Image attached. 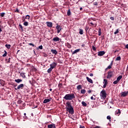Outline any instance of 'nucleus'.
Instances as JSON below:
<instances>
[{"label":"nucleus","instance_id":"1","mask_svg":"<svg viewBox=\"0 0 128 128\" xmlns=\"http://www.w3.org/2000/svg\"><path fill=\"white\" fill-rule=\"evenodd\" d=\"M66 110L67 112H68L69 114H74V108L72 106V104L70 102H67L66 103Z\"/></svg>","mask_w":128,"mask_h":128},{"label":"nucleus","instance_id":"2","mask_svg":"<svg viewBox=\"0 0 128 128\" xmlns=\"http://www.w3.org/2000/svg\"><path fill=\"white\" fill-rule=\"evenodd\" d=\"M88 24L90 26H92V28H96L98 26V22L92 18L88 19Z\"/></svg>","mask_w":128,"mask_h":128},{"label":"nucleus","instance_id":"3","mask_svg":"<svg viewBox=\"0 0 128 128\" xmlns=\"http://www.w3.org/2000/svg\"><path fill=\"white\" fill-rule=\"evenodd\" d=\"M64 100H74V98H76V96H74V94H66L64 97Z\"/></svg>","mask_w":128,"mask_h":128},{"label":"nucleus","instance_id":"4","mask_svg":"<svg viewBox=\"0 0 128 128\" xmlns=\"http://www.w3.org/2000/svg\"><path fill=\"white\" fill-rule=\"evenodd\" d=\"M100 96L102 100H106V90H102L100 92Z\"/></svg>","mask_w":128,"mask_h":128},{"label":"nucleus","instance_id":"5","mask_svg":"<svg viewBox=\"0 0 128 128\" xmlns=\"http://www.w3.org/2000/svg\"><path fill=\"white\" fill-rule=\"evenodd\" d=\"M57 26H56V30H57V34H60L62 30V28L61 26L58 25V24H56Z\"/></svg>","mask_w":128,"mask_h":128},{"label":"nucleus","instance_id":"6","mask_svg":"<svg viewBox=\"0 0 128 128\" xmlns=\"http://www.w3.org/2000/svg\"><path fill=\"white\" fill-rule=\"evenodd\" d=\"M58 66V62H53L52 64H50V68H52V69L56 68Z\"/></svg>","mask_w":128,"mask_h":128},{"label":"nucleus","instance_id":"7","mask_svg":"<svg viewBox=\"0 0 128 128\" xmlns=\"http://www.w3.org/2000/svg\"><path fill=\"white\" fill-rule=\"evenodd\" d=\"M24 84H20V85H18L17 87V88H14V90H22L24 88Z\"/></svg>","mask_w":128,"mask_h":128},{"label":"nucleus","instance_id":"8","mask_svg":"<svg viewBox=\"0 0 128 128\" xmlns=\"http://www.w3.org/2000/svg\"><path fill=\"white\" fill-rule=\"evenodd\" d=\"M104 86H103V88H106V86H108V80L106 79H104Z\"/></svg>","mask_w":128,"mask_h":128},{"label":"nucleus","instance_id":"9","mask_svg":"<svg viewBox=\"0 0 128 128\" xmlns=\"http://www.w3.org/2000/svg\"><path fill=\"white\" fill-rule=\"evenodd\" d=\"M112 76V72L109 71L108 72V74L107 76V78H111Z\"/></svg>","mask_w":128,"mask_h":128},{"label":"nucleus","instance_id":"10","mask_svg":"<svg viewBox=\"0 0 128 128\" xmlns=\"http://www.w3.org/2000/svg\"><path fill=\"white\" fill-rule=\"evenodd\" d=\"M128 94V91L127 92H123L121 93V96L122 97H124V96H126Z\"/></svg>","mask_w":128,"mask_h":128},{"label":"nucleus","instance_id":"11","mask_svg":"<svg viewBox=\"0 0 128 128\" xmlns=\"http://www.w3.org/2000/svg\"><path fill=\"white\" fill-rule=\"evenodd\" d=\"M106 54V52L104 51H100L98 52V56H102L104 54Z\"/></svg>","mask_w":128,"mask_h":128},{"label":"nucleus","instance_id":"12","mask_svg":"<svg viewBox=\"0 0 128 128\" xmlns=\"http://www.w3.org/2000/svg\"><path fill=\"white\" fill-rule=\"evenodd\" d=\"M46 24L47 26H48V28H52V22H46Z\"/></svg>","mask_w":128,"mask_h":128},{"label":"nucleus","instance_id":"13","mask_svg":"<svg viewBox=\"0 0 128 128\" xmlns=\"http://www.w3.org/2000/svg\"><path fill=\"white\" fill-rule=\"evenodd\" d=\"M53 42H60L62 39L59 38L58 37H55L52 39Z\"/></svg>","mask_w":128,"mask_h":128},{"label":"nucleus","instance_id":"14","mask_svg":"<svg viewBox=\"0 0 128 128\" xmlns=\"http://www.w3.org/2000/svg\"><path fill=\"white\" fill-rule=\"evenodd\" d=\"M122 112H120V109H118L116 112V116H120Z\"/></svg>","mask_w":128,"mask_h":128},{"label":"nucleus","instance_id":"15","mask_svg":"<svg viewBox=\"0 0 128 128\" xmlns=\"http://www.w3.org/2000/svg\"><path fill=\"white\" fill-rule=\"evenodd\" d=\"M86 78L88 82H90V84H94L92 80L90 79V78L88 77H86Z\"/></svg>","mask_w":128,"mask_h":128},{"label":"nucleus","instance_id":"16","mask_svg":"<svg viewBox=\"0 0 128 128\" xmlns=\"http://www.w3.org/2000/svg\"><path fill=\"white\" fill-rule=\"evenodd\" d=\"M58 88L59 90H62V88H64V85L60 83L58 84Z\"/></svg>","mask_w":128,"mask_h":128},{"label":"nucleus","instance_id":"17","mask_svg":"<svg viewBox=\"0 0 128 128\" xmlns=\"http://www.w3.org/2000/svg\"><path fill=\"white\" fill-rule=\"evenodd\" d=\"M112 66V62H111L110 65L108 66L107 68H106V70H110Z\"/></svg>","mask_w":128,"mask_h":128},{"label":"nucleus","instance_id":"18","mask_svg":"<svg viewBox=\"0 0 128 128\" xmlns=\"http://www.w3.org/2000/svg\"><path fill=\"white\" fill-rule=\"evenodd\" d=\"M51 52L54 54H58V51L56 50H51Z\"/></svg>","mask_w":128,"mask_h":128},{"label":"nucleus","instance_id":"19","mask_svg":"<svg viewBox=\"0 0 128 128\" xmlns=\"http://www.w3.org/2000/svg\"><path fill=\"white\" fill-rule=\"evenodd\" d=\"M50 102V99H45L44 100L43 102L44 104H46L48 102Z\"/></svg>","mask_w":128,"mask_h":128},{"label":"nucleus","instance_id":"20","mask_svg":"<svg viewBox=\"0 0 128 128\" xmlns=\"http://www.w3.org/2000/svg\"><path fill=\"white\" fill-rule=\"evenodd\" d=\"M16 82H17V84H20V82H22V79H17L14 80Z\"/></svg>","mask_w":128,"mask_h":128},{"label":"nucleus","instance_id":"21","mask_svg":"<svg viewBox=\"0 0 128 128\" xmlns=\"http://www.w3.org/2000/svg\"><path fill=\"white\" fill-rule=\"evenodd\" d=\"M52 68L50 67V68L48 70L47 72H48V74H50V72H52Z\"/></svg>","mask_w":128,"mask_h":128},{"label":"nucleus","instance_id":"22","mask_svg":"<svg viewBox=\"0 0 128 128\" xmlns=\"http://www.w3.org/2000/svg\"><path fill=\"white\" fill-rule=\"evenodd\" d=\"M80 50V49H76L74 52H72V54H76V52H78Z\"/></svg>","mask_w":128,"mask_h":128},{"label":"nucleus","instance_id":"23","mask_svg":"<svg viewBox=\"0 0 128 128\" xmlns=\"http://www.w3.org/2000/svg\"><path fill=\"white\" fill-rule=\"evenodd\" d=\"M54 124H48V128H54Z\"/></svg>","mask_w":128,"mask_h":128},{"label":"nucleus","instance_id":"24","mask_svg":"<svg viewBox=\"0 0 128 128\" xmlns=\"http://www.w3.org/2000/svg\"><path fill=\"white\" fill-rule=\"evenodd\" d=\"M79 34H84V30L82 28L79 29Z\"/></svg>","mask_w":128,"mask_h":128},{"label":"nucleus","instance_id":"25","mask_svg":"<svg viewBox=\"0 0 128 128\" xmlns=\"http://www.w3.org/2000/svg\"><path fill=\"white\" fill-rule=\"evenodd\" d=\"M82 105L83 106H88V104H86V103L84 101H82Z\"/></svg>","mask_w":128,"mask_h":128},{"label":"nucleus","instance_id":"26","mask_svg":"<svg viewBox=\"0 0 128 128\" xmlns=\"http://www.w3.org/2000/svg\"><path fill=\"white\" fill-rule=\"evenodd\" d=\"M26 74L25 73H22H22H20V76H22V78H26Z\"/></svg>","mask_w":128,"mask_h":128},{"label":"nucleus","instance_id":"27","mask_svg":"<svg viewBox=\"0 0 128 128\" xmlns=\"http://www.w3.org/2000/svg\"><path fill=\"white\" fill-rule=\"evenodd\" d=\"M66 46L68 48H72V45H70V44L68 42L66 43Z\"/></svg>","mask_w":128,"mask_h":128},{"label":"nucleus","instance_id":"28","mask_svg":"<svg viewBox=\"0 0 128 128\" xmlns=\"http://www.w3.org/2000/svg\"><path fill=\"white\" fill-rule=\"evenodd\" d=\"M122 76H118L117 78V80L120 82V80H122Z\"/></svg>","mask_w":128,"mask_h":128},{"label":"nucleus","instance_id":"29","mask_svg":"<svg viewBox=\"0 0 128 128\" xmlns=\"http://www.w3.org/2000/svg\"><path fill=\"white\" fill-rule=\"evenodd\" d=\"M98 36H102V28H98Z\"/></svg>","mask_w":128,"mask_h":128},{"label":"nucleus","instance_id":"30","mask_svg":"<svg viewBox=\"0 0 128 128\" xmlns=\"http://www.w3.org/2000/svg\"><path fill=\"white\" fill-rule=\"evenodd\" d=\"M4 54L2 55L3 58H6L8 54V52H6V50L4 51Z\"/></svg>","mask_w":128,"mask_h":128},{"label":"nucleus","instance_id":"31","mask_svg":"<svg viewBox=\"0 0 128 128\" xmlns=\"http://www.w3.org/2000/svg\"><path fill=\"white\" fill-rule=\"evenodd\" d=\"M81 94H85L86 92V90L83 89L82 90L80 91Z\"/></svg>","mask_w":128,"mask_h":128},{"label":"nucleus","instance_id":"32","mask_svg":"<svg viewBox=\"0 0 128 128\" xmlns=\"http://www.w3.org/2000/svg\"><path fill=\"white\" fill-rule=\"evenodd\" d=\"M82 85H78L77 86V90H82Z\"/></svg>","mask_w":128,"mask_h":128},{"label":"nucleus","instance_id":"33","mask_svg":"<svg viewBox=\"0 0 128 128\" xmlns=\"http://www.w3.org/2000/svg\"><path fill=\"white\" fill-rule=\"evenodd\" d=\"M5 46H6L7 48H10L11 46H10V44H6L5 45Z\"/></svg>","mask_w":128,"mask_h":128},{"label":"nucleus","instance_id":"34","mask_svg":"<svg viewBox=\"0 0 128 128\" xmlns=\"http://www.w3.org/2000/svg\"><path fill=\"white\" fill-rule=\"evenodd\" d=\"M67 15L68 16H70V10L69 9L67 12Z\"/></svg>","mask_w":128,"mask_h":128},{"label":"nucleus","instance_id":"35","mask_svg":"<svg viewBox=\"0 0 128 128\" xmlns=\"http://www.w3.org/2000/svg\"><path fill=\"white\" fill-rule=\"evenodd\" d=\"M122 60V58L119 56L116 58V60Z\"/></svg>","mask_w":128,"mask_h":128},{"label":"nucleus","instance_id":"36","mask_svg":"<svg viewBox=\"0 0 128 128\" xmlns=\"http://www.w3.org/2000/svg\"><path fill=\"white\" fill-rule=\"evenodd\" d=\"M4 14H6V13H4V12H2V13H1L0 14V16L2 17V18H4Z\"/></svg>","mask_w":128,"mask_h":128},{"label":"nucleus","instance_id":"37","mask_svg":"<svg viewBox=\"0 0 128 128\" xmlns=\"http://www.w3.org/2000/svg\"><path fill=\"white\" fill-rule=\"evenodd\" d=\"M24 24L26 26H28V22H24Z\"/></svg>","mask_w":128,"mask_h":128},{"label":"nucleus","instance_id":"38","mask_svg":"<svg viewBox=\"0 0 128 128\" xmlns=\"http://www.w3.org/2000/svg\"><path fill=\"white\" fill-rule=\"evenodd\" d=\"M113 84H118V81L116 80L113 82Z\"/></svg>","mask_w":128,"mask_h":128},{"label":"nucleus","instance_id":"39","mask_svg":"<svg viewBox=\"0 0 128 128\" xmlns=\"http://www.w3.org/2000/svg\"><path fill=\"white\" fill-rule=\"evenodd\" d=\"M30 16L29 15H26L25 18L26 20H30Z\"/></svg>","mask_w":128,"mask_h":128},{"label":"nucleus","instance_id":"40","mask_svg":"<svg viewBox=\"0 0 128 128\" xmlns=\"http://www.w3.org/2000/svg\"><path fill=\"white\" fill-rule=\"evenodd\" d=\"M119 32H118V29H117L116 30V31L114 32V34H118Z\"/></svg>","mask_w":128,"mask_h":128},{"label":"nucleus","instance_id":"41","mask_svg":"<svg viewBox=\"0 0 128 128\" xmlns=\"http://www.w3.org/2000/svg\"><path fill=\"white\" fill-rule=\"evenodd\" d=\"M19 26L22 30H24V28L22 27V24H19Z\"/></svg>","mask_w":128,"mask_h":128},{"label":"nucleus","instance_id":"42","mask_svg":"<svg viewBox=\"0 0 128 128\" xmlns=\"http://www.w3.org/2000/svg\"><path fill=\"white\" fill-rule=\"evenodd\" d=\"M43 56H44V58H46V56H48V54L43 53Z\"/></svg>","mask_w":128,"mask_h":128},{"label":"nucleus","instance_id":"43","mask_svg":"<svg viewBox=\"0 0 128 128\" xmlns=\"http://www.w3.org/2000/svg\"><path fill=\"white\" fill-rule=\"evenodd\" d=\"M92 48L93 50H96V47L94 46H92Z\"/></svg>","mask_w":128,"mask_h":128},{"label":"nucleus","instance_id":"44","mask_svg":"<svg viewBox=\"0 0 128 128\" xmlns=\"http://www.w3.org/2000/svg\"><path fill=\"white\" fill-rule=\"evenodd\" d=\"M111 118H111L110 116H107V120H110Z\"/></svg>","mask_w":128,"mask_h":128},{"label":"nucleus","instance_id":"45","mask_svg":"<svg viewBox=\"0 0 128 128\" xmlns=\"http://www.w3.org/2000/svg\"><path fill=\"white\" fill-rule=\"evenodd\" d=\"M29 46H32V47H34V44H32V43H30L29 44Z\"/></svg>","mask_w":128,"mask_h":128},{"label":"nucleus","instance_id":"46","mask_svg":"<svg viewBox=\"0 0 128 128\" xmlns=\"http://www.w3.org/2000/svg\"><path fill=\"white\" fill-rule=\"evenodd\" d=\"M110 19L111 20H114V18L112 16L110 18Z\"/></svg>","mask_w":128,"mask_h":128},{"label":"nucleus","instance_id":"47","mask_svg":"<svg viewBox=\"0 0 128 128\" xmlns=\"http://www.w3.org/2000/svg\"><path fill=\"white\" fill-rule=\"evenodd\" d=\"M90 99L92 100H96V98H94L93 96H91Z\"/></svg>","mask_w":128,"mask_h":128},{"label":"nucleus","instance_id":"48","mask_svg":"<svg viewBox=\"0 0 128 128\" xmlns=\"http://www.w3.org/2000/svg\"><path fill=\"white\" fill-rule=\"evenodd\" d=\"M38 48H40V50H42V46H38Z\"/></svg>","mask_w":128,"mask_h":128},{"label":"nucleus","instance_id":"49","mask_svg":"<svg viewBox=\"0 0 128 128\" xmlns=\"http://www.w3.org/2000/svg\"><path fill=\"white\" fill-rule=\"evenodd\" d=\"M10 58H9L8 62H7V64H10Z\"/></svg>","mask_w":128,"mask_h":128},{"label":"nucleus","instance_id":"50","mask_svg":"<svg viewBox=\"0 0 128 128\" xmlns=\"http://www.w3.org/2000/svg\"><path fill=\"white\" fill-rule=\"evenodd\" d=\"M16 12H20V10H18V9L16 8V10L15 11Z\"/></svg>","mask_w":128,"mask_h":128},{"label":"nucleus","instance_id":"51","mask_svg":"<svg viewBox=\"0 0 128 128\" xmlns=\"http://www.w3.org/2000/svg\"><path fill=\"white\" fill-rule=\"evenodd\" d=\"M94 6H98V2H95L94 3Z\"/></svg>","mask_w":128,"mask_h":128},{"label":"nucleus","instance_id":"52","mask_svg":"<svg viewBox=\"0 0 128 128\" xmlns=\"http://www.w3.org/2000/svg\"><path fill=\"white\" fill-rule=\"evenodd\" d=\"M80 128H86L84 126H80Z\"/></svg>","mask_w":128,"mask_h":128},{"label":"nucleus","instance_id":"53","mask_svg":"<svg viewBox=\"0 0 128 128\" xmlns=\"http://www.w3.org/2000/svg\"><path fill=\"white\" fill-rule=\"evenodd\" d=\"M90 76H94V74L90 73Z\"/></svg>","mask_w":128,"mask_h":128},{"label":"nucleus","instance_id":"54","mask_svg":"<svg viewBox=\"0 0 128 128\" xmlns=\"http://www.w3.org/2000/svg\"><path fill=\"white\" fill-rule=\"evenodd\" d=\"M118 52V50H116L114 51V54H116V52Z\"/></svg>","mask_w":128,"mask_h":128},{"label":"nucleus","instance_id":"55","mask_svg":"<svg viewBox=\"0 0 128 128\" xmlns=\"http://www.w3.org/2000/svg\"><path fill=\"white\" fill-rule=\"evenodd\" d=\"M88 94H90V92H92V90H89L88 91Z\"/></svg>","mask_w":128,"mask_h":128},{"label":"nucleus","instance_id":"56","mask_svg":"<svg viewBox=\"0 0 128 128\" xmlns=\"http://www.w3.org/2000/svg\"><path fill=\"white\" fill-rule=\"evenodd\" d=\"M20 102H22V100H20L18 102V104H20Z\"/></svg>","mask_w":128,"mask_h":128},{"label":"nucleus","instance_id":"57","mask_svg":"<svg viewBox=\"0 0 128 128\" xmlns=\"http://www.w3.org/2000/svg\"><path fill=\"white\" fill-rule=\"evenodd\" d=\"M2 32V28H0V32Z\"/></svg>","mask_w":128,"mask_h":128},{"label":"nucleus","instance_id":"58","mask_svg":"<svg viewBox=\"0 0 128 128\" xmlns=\"http://www.w3.org/2000/svg\"><path fill=\"white\" fill-rule=\"evenodd\" d=\"M80 10H82V8H80Z\"/></svg>","mask_w":128,"mask_h":128},{"label":"nucleus","instance_id":"59","mask_svg":"<svg viewBox=\"0 0 128 128\" xmlns=\"http://www.w3.org/2000/svg\"><path fill=\"white\" fill-rule=\"evenodd\" d=\"M50 92H52V88H50Z\"/></svg>","mask_w":128,"mask_h":128},{"label":"nucleus","instance_id":"60","mask_svg":"<svg viewBox=\"0 0 128 128\" xmlns=\"http://www.w3.org/2000/svg\"><path fill=\"white\" fill-rule=\"evenodd\" d=\"M53 128H56V125H54V126Z\"/></svg>","mask_w":128,"mask_h":128},{"label":"nucleus","instance_id":"61","mask_svg":"<svg viewBox=\"0 0 128 128\" xmlns=\"http://www.w3.org/2000/svg\"><path fill=\"white\" fill-rule=\"evenodd\" d=\"M24 116H26V114L24 113Z\"/></svg>","mask_w":128,"mask_h":128},{"label":"nucleus","instance_id":"62","mask_svg":"<svg viewBox=\"0 0 128 128\" xmlns=\"http://www.w3.org/2000/svg\"><path fill=\"white\" fill-rule=\"evenodd\" d=\"M88 30V28H86V30Z\"/></svg>","mask_w":128,"mask_h":128},{"label":"nucleus","instance_id":"63","mask_svg":"<svg viewBox=\"0 0 128 128\" xmlns=\"http://www.w3.org/2000/svg\"><path fill=\"white\" fill-rule=\"evenodd\" d=\"M26 20V19L23 20V22H24Z\"/></svg>","mask_w":128,"mask_h":128},{"label":"nucleus","instance_id":"64","mask_svg":"<svg viewBox=\"0 0 128 128\" xmlns=\"http://www.w3.org/2000/svg\"><path fill=\"white\" fill-rule=\"evenodd\" d=\"M84 46V44H82V46Z\"/></svg>","mask_w":128,"mask_h":128}]
</instances>
